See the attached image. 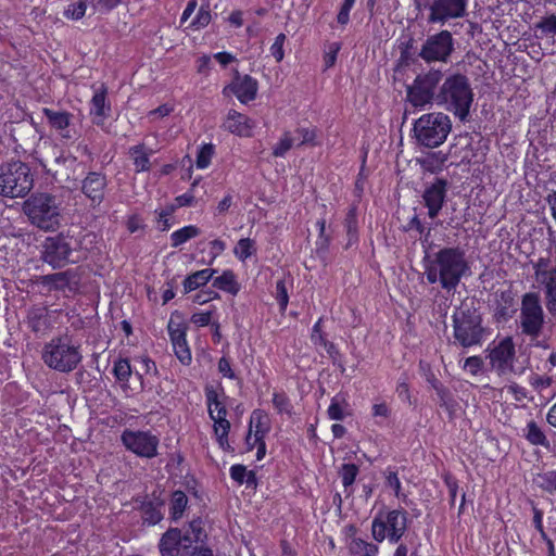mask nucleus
<instances>
[{"label": "nucleus", "mask_w": 556, "mask_h": 556, "mask_svg": "<svg viewBox=\"0 0 556 556\" xmlns=\"http://www.w3.org/2000/svg\"><path fill=\"white\" fill-rule=\"evenodd\" d=\"M121 441L126 450L138 457L151 459L159 455L160 439L149 430L126 429L122 432Z\"/></svg>", "instance_id": "obj_12"}, {"label": "nucleus", "mask_w": 556, "mask_h": 556, "mask_svg": "<svg viewBox=\"0 0 556 556\" xmlns=\"http://www.w3.org/2000/svg\"><path fill=\"white\" fill-rule=\"evenodd\" d=\"M438 97V106L452 113L460 122L467 121L475 98L468 76L455 72L443 77Z\"/></svg>", "instance_id": "obj_2"}, {"label": "nucleus", "mask_w": 556, "mask_h": 556, "mask_svg": "<svg viewBox=\"0 0 556 556\" xmlns=\"http://www.w3.org/2000/svg\"><path fill=\"white\" fill-rule=\"evenodd\" d=\"M273 404L278 413H291V403L285 394L275 393L273 397Z\"/></svg>", "instance_id": "obj_53"}, {"label": "nucleus", "mask_w": 556, "mask_h": 556, "mask_svg": "<svg viewBox=\"0 0 556 556\" xmlns=\"http://www.w3.org/2000/svg\"><path fill=\"white\" fill-rule=\"evenodd\" d=\"M544 304L551 317L556 318V283L543 288Z\"/></svg>", "instance_id": "obj_43"}, {"label": "nucleus", "mask_w": 556, "mask_h": 556, "mask_svg": "<svg viewBox=\"0 0 556 556\" xmlns=\"http://www.w3.org/2000/svg\"><path fill=\"white\" fill-rule=\"evenodd\" d=\"M71 254V242L62 235L48 237L42 244L41 258L53 268L66 265Z\"/></svg>", "instance_id": "obj_15"}, {"label": "nucleus", "mask_w": 556, "mask_h": 556, "mask_svg": "<svg viewBox=\"0 0 556 556\" xmlns=\"http://www.w3.org/2000/svg\"><path fill=\"white\" fill-rule=\"evenodd\" d=\"M442 79L443 73L434 68L417 75L413 84L406 88V100L417 109L438 105L439 87Z\"/></svg>", "instance_id": "obj_8"}, {"label": "nucleus", "mask_w": 556, "mask_h": 556, "mask_svg": "<svg viewBox=\"0 0 556 556\" xmlns=\"http://www.w3.org/2000/svg\"><path fill=\"white\" fill-rule=\"evenodd\" d=\"M217 298H219L218 293L216 291L210 289L206 291H201L198 294H195L194 302H197L199 304H204V303H207L208 301H211L213 299H217Z\"/></svg>", "instance_id": "obj_62"}, {"label": "nucleus", "mask_w": 556, "mask_h": 556, "mask_svg": "<svg viewBox=\"0 0 556 556\" xmlns=\"http://www.w3.org/2000/svg\"><path fill=\"white\" fill-rule=\"evenodd\" d=\"M516 325L520 334L529 338L531 342L536 341L543 334L546 314L539 292L529 291L521 295Z\"/></svg>", "instance_id": "obj_4"}, {"label": "nucleus", "mask_w": 556, "mask_h": 556, "mask_svg": "<svg viewBox=\"0 0 556 556\" xmlns=\"http://www.w3.org/2000/svg\"><path fill=\"white\" fill-rule=\"evenodd\" d=\"M206 538V533L204 532L202 528V521L201 520H192L189 525L188 531L184 535V540L187 542V544L190 546L191 543L195 542H203V540Z\"/></svg>", "instance_id": "obj_37"}, {"label": "nucleus", "mask_w": 556, "mask_h": 556, "mask_svg": "<svg viewBox=\"0 0 556 556\" xmlns=\"http://www.w3.org/2000/svg\"><path fill=\"white\" fill-rule=\"evenodd\" d=\"M384 476H386L387 485L389 488L393 489L395 492V495L399 496L400 491H401V482L397 477V473L395 471L387 469L384 472Z\"/></svg>", "instance_id": "obj_59"}, {"label": "nucleus", "mask_w": 556, "mask_h": 556, "mask_svg": "<svg viewBox=\"0 0 556 556\" xmlns=\"http://www.w3.org/2000/svg\"><path fill=\"white\" fill-rule=\"evenodd\" d=\"M339 475L342 479L343 486L348 489L354 483L358 475V467L355 464H343Z\"/></svg>", "instance_id": "obj_41"}, {"label": "nucleus", "mask_w": 556, "mask_h": 556, "mask_svg": "<svg viewBox=\"0 0 556 556\" xmlns=\"http://www.w3.org/2000/svg\"><path fill=\"white\" fill-rule=\"evenodd\" d=\"M90 0H70L64 10V16L71 20H79L86 14Z\"/></svg>", "instance_id": "obj_35"}, {"label": "nucleus", "mask_w": 556, "mask_h": 556, "mask_svg": "<svg viewBox=\"0 0 556 556\" xmlns=\"http://www.w3.org/2000/svg\"><path fill=\"white\" fill-rule=\"evenodd\" d=\"M40 282L50 289L74 291L78 287V276L74 270H65L61 273L45 275L40 277Z\"/></svg>", "instance_id": "obj_19"}, {"label": "nucleus", "mask_w": 556, "mask_h": 556, "mask_svg": "<svg viewBox=\"0 0 556 556\" xmlns=\"http://www.w3.org/2000/svg\"><path fill=\"white\" fill-rule=\"evenodd\" d=\"M295 139L291 136L290 131L283 132L280 140L273 149V155L276 157H282L286 153L294 146Z\"/></svg>", "instance_id": "obj_38"}, {"label": "nucleus", "mask_w": 556, "mask_h": 556, "mask_svg": "<svg viewBox=\"0 0 556 556\" xmlns=\"http://www.w3.org/2000/svg\"><path fill=\"white\" fill-rule=\"evenodd\" d=\"M27 325L35 333H45L49 329V315L46 307H33L27 315Z\"/></svg>", "instance_id": "obj_25"}, {"label": "nucleus", "mask_w": 556, "mask_h": 556, "mask_svg": "<svg viewBox=\"0 0 556 556\" xmlns=\"http://www.w3.org/2000/svg\"><path fill=\"white\" fill-rule=\"evenodd\" d=\"M216 269L205 268L198 270L186 277L184 280V290L189 293L202 286H205L214 276Z\"/></svg>", "instance_id": "obj_26"}, {"label": "nucleus", "mask_w": 556, "mask_h": 556, "mask_svg": "<svg viewBox=\"0 0 556 556\" xmlns=\"http://www.w3.org/2000/svg\"><path fill=\"white\" fill-rule=\"evenodd\" d=\"M535 28L546 36L556 35V15L551 14L541 18V21L535 24Z\"/></svg>", "instance_id": "obj_45"}, {"label": "nucleus", "mask_w": 556, "mask_h": 556, "mask_svg": "<svg viewBox=\"0 0 556 556\" xmlns=\"http://www.w3.org/2000/svg\"><path fill=\"white\" fill-rule=\"evenodd\" d=\"M214 421V432L217 437V442L222 448H226L229 446L228 444V433L230 430V422L226 417H219L216 419H212Z\"/></svg>", "instance_id": "obj_34"}, {"label": "nucleus", "mask_w": 556, "mask_h": 556, "mask_svg": "<svg viewBox=\"0 0 556 556\" xmlns=\"http://www.w3.org/2000/svg\"><path fill=\"white\" fill-rule=\"evenodd\" d=\"M275 296H276V300L278 301L280 309L285 311L288 306L289 295H288V290L286 287V281L283 279H280L276 282Z\"/></svg>", "instance_id": "obj_50"}, {"label": "nucleus", "mask_w": 556, "mask_h": 556, "mask_svg": "<svg viewBox=\"0 0 556 556\" xmlns=\"http://www.w3.org/2000/svg\"><path fill=\"white\" fill-rule=\"evenodd\" d=\"M344 227L349 236V242L351 243L352 240L356 239L357 233V217L355 207H351L346 213Z\"/></svg>", "instance_id": "obj_44"}, {"label": "nucleus", "mask_w": 556, "mask_h": 556, "mask_svg": "<svg viewBox=\"0 0 556 556\" xmlns=\"http://www.w3.org/2000/svg\"><path fill=\"white\" fill-rule=\"evenodd\" d=\"M113 374L121 382H127L131 376V366L126 358H119L114 363Z\"/></svg>", "instance_id": "obj_40"}, {"label": "nucleus", "mask_w": 556, "mask_h": 556, "mask_svg": "<svg viewBox=\"0 0 556 556\" xmlns=\"http://www.w3.org/2000/svg\"><path fill=\"white\" fill-rule=\"evenodd\" d=\"M540 486L549 492H556V470L547 471L539 476Z\"/></svg>", "instance_id": "obj_48"}, {"label": "nucleus", "mask_w": 556, "mask_h": 556, "mask_svg": "<svg viewBox=\"0 0 556 556\" xmlns=\"http://www.w3.org/2000/svg\"><path fill=\"white\" fill-rule=\"evenodd\" d=\"M41 359L55 371L71 372L83 361L80 343L67 333L54 337L42 348Z\"/></svg>", "instance_id": "obj_3"}, {"label": "nucleus", "mask_w": 556, "mask_h": 556, "mask_svg": "<svg viewBox=\"0 0 556 556\" xmlns=\"http://www.w3.org/2000/svg\"><path fill=\"white\" fill-rule=\"evenodd\" d=\"M201 233L197 226H185L170 235L172 247L177 248L188 240L198 237Z\"/></svg>", "instance_id": "obj_32"}, {"label": "nucleus", "mask_w": 556, "mask_h": 556, "mask_svg": "<svg viewBox=\"0 0 556 556\" xmlns=\"http://www.w3.org/2000/svg\"><path fill=\"white\" fill-rule=\"evenodd\" d=\"M106 87L101 85L100 88L94 91L91 99L90 114L93 117V123L97 125H102L110 116L111 105L106 103Z\"/></svg>", "instance_id": "obj_22"}, {"label": "nucleus", "mask_w": 556, "mask_h": 556, "mask_svg": "<svg viewBox=\"0 0 556 556\" xmlns=\"http://www.w3.org/2000/svg\"><path fill=\"white\" fill-rule=\"evenodd\" d=\"M205 396L211 419L227 416L226 406L224 402L219 400L217 392L213 388L205 389Z\"/></svg>", "instance_id": "obj_28"}, {"label": "nucleus", "mask_w": 556, "mask_h": 556, "mask_svg": "<svg viewBox=\"0 0 556 556\" xmlns=\"http://www.w3.org/2000/svg\"><path fill=\"white\" fill-rule=\"evenodd\" d=\"M230 89L241 103H248L256 97L257 81L249 75L237 74Z\"/></svg>", "instance_id": "obj_20"}, {"label": "nucleus", "mask_w": 556, "mask_h": 556, "mask_svg": "<svg viewBox=\"0 0 556 556\" xmlns=\"http://www.w3.org/2000/svg\"><path fill=\"white\" fill-rule=\"evenodd\" d=\"M212 312H198L191 316V321L199 326L204 327L211 324Z\"/></svg>", "instance_id": "obj_60"}, {"label": "nucleus", "mask_w": 556, "mask_h": 556, "mask_svg": "<svg viewBox=\"0 0 556 556\" xmlns=\"http://www.w3.org/2000/svg\"><path fill=\"white\" fill-rule=\"evenodd\" d=\"M265 431L264 430H255L254 433H252L251 429L249 430V433L245 438V443L248 446V451L253 450L255 446L260 444V442L264 439Z\"/></svg>", "instance_id": "obj_58"}, {"label": "nucleus", "mask_w": 556, "mask_h": 556, "mask_svg": "<svg viewBox=\"0 0 556 556\" xmlns=\"http://www.w3.org/2000/svg\"><path fill=\"white\" fill-rule=\"evenodd\" d=\"M452 130V121L443 112H432L421 115L414 124L417 142L427 148L441 146Z\"/></svg>", "instance_id": "obj_6"}, {"label": "nucleus", "mask_w": 556, "mask_h": 556, "mask_svg": "<svg viewBox=\"0 0 556 556\" xmlns=\"http://www.w3.org/2000/svg\"><path fill=\"white\" fill-rule=\"evenodd\" d=\"M453 337L463 348L479 345L483 338L482 318L476 309L456 311L453 316Z\"/></svg>", "instance_id": "obj_9"}, {"label": "nucleus", "mask_w": 556, "mask_h": 556, "mask_svg": "<svg viewBox=\"0 0 556 556\" xmlns=\"http://www.w3.org/2000/svg\"><path fill=\"white\" fill-rule=\"evenodd\" d=\"M175 333V336H170L174 352L184 365H188L191 362V352L187 343L186 332Z\"/></svg>", "instance_id": "obj_29"}, {"label": "nucleus", "mask_w": 556, "mask_h": 556, "mask_svg": "<svg viewBox=\"0 0 556 556\" xmlns=\"http://www.w3.org/2000/svg\"><path fill=\"white\" fill-rule=\"evenodd\" d=\"M141 509L144 521L150 525H156L163 518L161 510L151 502L143 503Z\"/></svg>", "instance_id": "obj_42"}, {"label": "nucleus", "mask_w": 556, "mask_h": 556, "mask_svg": "<svg viewBox=\"0 0 556 556\" xmlns=\"http://www.w3.org/2000/svg\"><path fill=\"white\" fill-rule=\"evenodd\" d=\"M212 16L208 8L201 5L191 25L197 27L198 29L203 28L210 24Z\"/></svg>", "instance_id": "obj_51"}, {"label": "nucleus", "mask_w": 556, "mask_h": 556, "mask_svg": "<svg viewBox=\"0 0 556 556\" xmlns=\"http://www.w3.org/2000/svg\"><path fill=\"white\" fill-rule=\"evenodd\" d=\"M468 0H433L429 4V24L444 25L451 20L463 18L467 15Z\"/></svg>", "instance_id": "obj_13"}, {"label": "nucleus", "mask_w": 556, "mask_h": 556, "mask_svg": "<svg viewBox=\"0 0 556 556\" xmlns=\"http://www.w3.org/2000/svg\"><path fill=\"white\" fill-rule=\"evenodd\" d=\"M446 191L447 181L441 178H437L431 185L426 187L422 193V200L425 206L428 208V216L430 218L433 219L438 217L445 202Z\"/></svg>", "instance_id": "obj_16"}, {"label": "nucleus", "mask_w": 556, "mask_h": 556, "mask_svg": "<svg viewBox=\"0 0 556 556\" xmlns=\"http://www.w3.org/2000/svg\"><path fill=\"white\" fill-rule=\"evenodd\" d=\"M254 252V242L250 238L240 239L233 250L235 255L241 261H245Z\"/></svg>", "instance_id": "obj_39"}, {"label": "nucleus", "mask_w": 556, "mask_h": 556, "mask_svg": "<svg viewBox=\"0 0 556 556\" xmlns=\"http://www.w3.org/2000/svg\"><path fill=\"white\" fill-rule=\"evenodd\" d=\"M455 51V39L447 29L427 36L418 51V56L427 64L448 63Z\"/></svg>", "instance_id": "obj_11"}, {"label": "nucleus", "mask_w": 556, "mask_h": 556, "mask_svg": "<svg viewBox=\"0 0 556 556\" xmlns=\"http://www.w3.org/2000/svg\"><path fill=\"white\" fill-rule=\"evenodd\" d=\"M526 438L533 445H542L545 447L549 446L548 440L546 439L545 434L534 421H530L527 425Z\"/></svg>", "instance_id": "obj_36"}, {"label": "nucleus", "mask_w": 556, "mask_h": 556, "mask_svg": "<svg viewBox=\"0 0 556 556\" xmlns=\"http://www.w3.org/2000/svg\"><path fill=\"white\" fill-rule=\"evenodd\" d=\"M534 276L536 281L542 286V289L547 288L556 283V267H552L547 270H542L535 274Z\"/></svg>", "instance_id": "obj_49"}, {"label": "nucleus", "mask_w": 556, "mask_h": 556, "mask_svg": "<svg viewBox=\"0 0 556 556\" xmlns=\"http://www.w3.org/2000/svg\"><path fill=\"white\" fill-rule=\"evenodd\" d=\"M218 371L227 378L233 379L235 374L231 369L230 362L226 357H222L218 362Z\"/></svg>", "instance_id": "obj_64"}, {"label": "nucleus", "mask_w": 556, "mask_h": 556, "mask_svg": "<svg viewBox=\"0 0 556 556\" xmlns=\"http://www.w3.org/2000/svg\"><path fill=\"white\" fill-rule=\"evenodd\" d=\"M468 270L465 251L458 247L439 250L425 266L428 282H439L446 292H454Z\"/></svg>", "instance_id": "obj_1"}, {"label": "nucleus", "mask_w": 556, "mask_h": 556, "mask_svg": "<svg viewBox=\"0 0 556 556\" xmlns=\"http://www.w3.org/2000/svg\"><path fill=\"white\" fill-rule=\"evenodd\" d=\"M349 549L352 556H377L379 552L377 544L367 542L359 538H354L351 541Z\"/></svg>", "instance_id": "obj_30"}, {"label": "nucleus", "mask_w": 556, "mask_h": 556, "mask_svg": "<svg viewBox=\"0 0 556 556\" xmlns=\"http://www.w3.org/2000/svg\"><path fill=\"white\" fill-rule=\"evenodd\" d=\"M214 153V148L212 144H204L198 152L197 155V167L198 168H206Z\"/></svg>", "instance_id": "obj_46"}, {"label": "nucleus", "mask_w": 556, "mask_h": 556, "mask_svg": "<svg viewBox=\"0 0 556 556\" xmlns=\"http://www.w3.org/2000/svg\"><path fill=\"white\" fill-rule=\"evenodd\" d=\"M486 351L491 368L498 375H506L514 370L516 349L511 337L503 338Z\"/></svg>", "instance_id": "obj_14"}, {"label": "nucleus", "mask_w": 556, "mask_h": 556, "mask_svg": "<svg viewBox=\"0 0 556 556\" xmlns=\"http://www.w3.org/2000/svg\"><path fill=\"white\" fill-rule=\"evenodd\" d=\"M152 151L148 152L144 144L140 143L134 146L129 149V155L134 162L135 170L137 173L147 172L150 169V154Z\"/></svg>", "instance_id": "obj_27"}, {"label": "nucleus", "mask_w": 556, "mask_h": 556, "mask_svg": "<svg viewBox=\"0 0 556 556\" xmlns=\"http://www.w3.org/2000/svg\"><path fill=\"white\" fill-rule=\"evenodd\" d=\"M295 132L299 135L300 141L298 146L312 144L316 146L317 131L315 128H298Z\"/></svg>", "instance_id": "obj_47"}, {"label": "nucleus", "mask_w": 556, "mask_h": 556, "mask_svg": "<svg viewBox=\"0 0 556 556\" xmlns=\"http://www.w3.org/2000/svg\"><path fill=\"white\" fill-rule=\"evenodd\" d=\"M175 211L174 205H169L159 212V223H160V229L162 231H166L169 229L170 224L168 217L173 214Z\"/></svg>", "instance_id": "obj_57"}, {"label": "nucleus", "mask_w": 556, "mask_h": 556, "mask_svg": "<svg viewBox=\"0 0 556 556\" xmlns=\"http://www.w3.org/2000/svg\"><path fill=\"white\" fill-rule=\"evenodd\" d=\"M340 50V45L339 43H332L330 47H329V51L326 52L325 56H324V61H325V66L327 68L331 67L334 65L336 63V60H337V54Z\"/></svg>", "instance_id": "obj_61"}, {"label": "nucleus", "mask_w": 556, "mask_h": 556, "mask_svg": "<svg viewBox=\"0 0 556 556\" xmlns=\"http://www.w3.org/2000/svg\"><path fill=\"white\" fill-rule=\"evenodd\" d=\"M311 339L316 345H320L326 340L321 333V318L313 326Z\"/></svg>", "instance_id": "obj_63"}, {"label": "nucleus", "mask_w": 556, "mask_h": 556, "mask_svg": "<svg viewBox=\"0 0 556 556\" xmlns=\"http://www.w3.org/2000/svg\"><path fill=\"white\" fill-rule=\"evenodd\" d=\"M249 476V479L247 480L248 483H250V479L254 478V475L252 471L248 472L247 468L243 465H233L230 468V477L237 481L238 483H243L244 478Z\"/></svg>", "instance_id": "obj_52"}, {"label": "nucleus", "mask_w": 556, "mask_h": 556, "mask_svg": "<svg viewBox=\"0 0 556 556\" xmlns=\"http://www.w3.org/2000/svg\"><path fill=\"white\" fill-rule=\"evenodd\" d=\"M327 414H328V417L332 420H343L344 419L345 415L343 412V407L337 397H333L331 400V403L328 407Z\"/></svg>", "instance_id": "obj_55"}, {"label": "nucleus", "mask_w": 556, "mask_h": 556, "mask_svg": "<svg viewBox=\"0 0 556 556\" xmlns=\"http://www.w3.org/2000/svg\"><path fill=\"white\" fill-rule=\"evenodd\" d=\"M515 299L510 291H501L496 295L494 318L496 321H506L513 317Z\"/></svg>", "instance_id": "obj_24"}, {"label": "nucleus", "mask_w": 556, "mask_h": 556, "mask_svg": "<svg viewBox=\"0 0 556 556\" xmlns=\"http://www.w3.org/2000/svg\"><path fill=\"white\" fill-rule=\"evenodd\" d=\"M105 187V176L100 173L91 172L83 180L81 190L84 194L92 201V203L99 204L103 200Z\"/></svg>", "instance_id": "obj_21"}, {"label": "nucleus", "mask_w": 556, "mask_h": 556, "mask_svg": "<svg viewBox=\"0 0 556 556\" xmlns=\"http://www.w3.org/2000/svg\"><path fill=\"white\" fill-rule=\"evenodd\" d=\"M42 113L48 119L49 125L60 131L61 136L66 139H71L72 135L67 129L73 115L66 111H56L49 108H43Z\"/></svg>", "instance_id": "obj_23"}, {"label": "nucleus", "mask_w": 556, "mask_h": 556, "mask_svg": "<svg viewBox=\"0 0 556 556\" xmlns=\"http://www.w3.org/2000/svg\"><path fill=\"white\" fill-rule=\"evenodd\" d=\"M213 287L226 291L230 294H237L240 286L236 280V276L231 270H225L220 276L213 280Z\"/></svg>", "instance_id": "obj_31"}, {"label": "nucleus", "mask_w": 556, "mask_h": 556, "mask_svg": "<svg viewBox=\"0 0 556 556\" xmlns=\"http://www.w3.org/2000/svg\"><path fill=\"white\" fill-rule=\"evenodd\" d=\"M354 3H355V0H344L343 4L338 13V16H337V21L339 24L346 25L349 23L350 11L353 8Z\"/></svg>", "instance_id": "obj_56"}, {"label": "nucleus", "mask_w": 556, "mask_h": 556, "mask_svg": "<svg viewBox=\"0 0 556 556\" xmlns=\"http://www.w3.org/2000/svg\"><path fill=\"white\" fill-rule=\"evenodd\" d=\"M483 366V361L480 356H470L465 359L464 369L468 370L472 376L478 375Z\"/></svg>", "instance_id": "obj_54"}, {"label": "nucleus", "mask_w": 556, "mask_h": 556, "mask_svg": "<svg viewBox=\"0 0 556 556\" xmlns=\"http://www.w3.org/2000/svg\"><path fill=\"white\" fill-rule=\"evenodd\" d=\"M256 123L247 115L229 110L222 127L239 137H251Z\"/></svg>", "instance_id": "obj_17"}, {"label": "nucleus", "mask_w": 556, "mask_h": 556, "mask_svg": "<svg viewBox=\"0 0 556 556\" xmlns=\"http://www.w3.org/2000/svg\"><path fill=\"white\" fill-rule=\"evenodd\" d=\"M159 548L162 556H177L180 549L187 551L189 545L184 540L181 531L177 528H172L162 535Z\"/></svg>", "instance_id": "obj_18"}, {"label": "nucleus", "mask_w": 556, "mask_h": 556, "mask_svg": "<svg viewBox=\"0 0 556 556\" xmlns=\"http://www.w3.org/2000/svg\"><path fill=\"white\" fill-rule=\"evenodd\" d=\"M408 527V515L404 509L378 514L371 522V534L377 542L388 540L395 544L404 536Z\"/></svg>", "instance_id": "obj_10"}, {"label": "nucleus", "mask_w": 556, "mask_h": 556, "mask_svg": "<svg viewBox=\"0 0 556 556\" xmlns=\"http://www.w3.org/2000/svg\"><path fill=\"white\" fill-rule=\"evenodd\" d=\"M33 186L34 178L27 164L16 161L0 166V197L23 198Z\"/></svg>", "instance_id": "obj_7"}, {"label": "nucleus", "mask_w": 556, "mask_h": 556, "mask_svg": "<svg viewBox=\"0 0 556 556\" xmlns=\"http://www.w3.org/2000/svg\"><path fill=\"white\" fill-rule=\"evenodd\" d=\"M24 211L30 223L45 231H53L60 225L59 203L50 193H34L24 203Z\"/></svg>", "instance_id": "obj_5"}, {"label": "nucleus", "mask_w": 556, "mask_h": 556, "mask_svg": "<svg viewBox=\"0 0 556 556\" xmlns=\"http://www.w3.org/2000/svg\"><path fill=\"white\" fill-rule=\"evenodd\" d=\"M188 497L185 492L177 490L173 493L170 500V514L174 520H178L182 517V514L187 507Z\"/></svg>", "instance_id": "obj_33"}]
</instances>
